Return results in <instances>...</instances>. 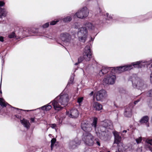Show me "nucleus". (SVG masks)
<instances>
[{"label": "nucleus", "instance_id": "nucleus-1", "mask_svg": "<svg viewBox=\"0 0 152 152\" xmlns=\"http://www.w3.org/2000/svg\"><path fill=\"white\" fill-rule=\"evenodd\" d=\"M69 101L68 95L63 93L51 101L55 110L59 111L66 105Z\"/></svg>", "mask_w": 152, "mask_h": 152}, {"label": "nucleus", "instance_id": "nucleus-2", "mask_svg": "<svg viewBox=\"0 0 152 152\" xmlns=\"http://www.w3.org/2000/svg\"><path fill=\"white\" fill-rule=\"evenodd\" d=\"M97 119L96 118H94L93 119V123L91 124L86 121H83L81 123V127L82 129L86 133H89L92 130L91 126L95 130L96 127Z\"/></svg>", "mask_w": 152, "mask_h": 152}, {"label": "nucleus", "instance_id": "nucleus-3", "mask_svg": "<svg viewBox=\"0 0 152 152\" xmlns=\"http://www.w3.org/2000/svg\"><path fill=\"white\" fill-rule=\"evenodd\" d=\"M83 55V57L80 56L78 58V62L75 63V65H78L81 63L84 59L87 61L90 60L91 57V53L89 46L87 45L85 47Z\"/></svg>", "mask_w": 152, "mask_h": 152}, {"label": "nucleus", "instance_id": "nucleus-4", "mask_svg": "<svg viewBox=\"0 0 152 152\" xmlns=\"http://www.w3.org/2000/svg\"><path fill=\"white\" fill-rule=\"evenodd\" d=\"M82 141L86 145L93 146L94 144V138L93 136L90 133H83L82 137Z\"/></svg>", "mask_w": 152, "mask_h": 152}, {"label": "nucleus", "instance_id": "nucleus-5", "mask_svg": "<svg viewBox=\"0 0 152 152\" xmlns=\"http://www.w3.org/2000/svg\"><path fill=\"white\" fill-rule=\"evenodd\" d=\"M111 132L107 130L104 131V129H100L98 132H96L97 135L102 140L107 141L111 138Z\"/></svg>", "mask_w": 152, "mask_h": 152}, {"label": "nucleus", "instance_id": "nucleus-6", "mask_svg": "<svg viewBox=\"0 0 152 152\" xmlns=\"http://www.w3.org/2000/svg\"><path fill=\"white\" fill-rule=\"evenodd\" d=\"M78 37L80 41L84 42L86 41L88 34V31L85 27L80 28L78 31Z\"/></svg>", "mask_w": 152, "mask_h": 152}, {"label": "nucleus", "instance_id": "nucleus-7", "mask_svg": "<svg viewBox=\"0 0 152 152\" xmlns=\"http://www.w3.org/2000/svg\"><path fill=\"white\" fill-rule=\"evenodd\" d=\"M89 11L86 7H84L79 10L75 13L74 17L76 16L80 19H83L87 17L89 14Z\"/></svg>", "mask_w": 152, "mask_h": 152}, {"label": "nucleus", "instance_id": "nucleus-8", "mask_svg": "<svg viewBox=\"0 0 152 152\" xmlns=\"http://www.w3.org/2000/svg\"><path fill=\"white\" fill-rule=\"evenodd\" d=\"M133 86L134 88H137L140 89L144 88L146 86L144 84L142 80L138 77L133 78L132 81Z\"/></svg>", "mask_w": 152, "mask_h": 152}, {"label": "nucleus", "instance_id": "nucleus-9", "mask_svg": "<svg viewBox=\"0 0 152 152\" xmlns=\"http://www.w3.org/2000/svg\"><path fill=\"white\" fill-rule=\"evenodd\" d=\"M116 79L115 75L113 74L110 73L107 75L103 80L104 85L113 84Z\"/></svg>", "mask_w": 152, "mask_h": 152}, {"label": "nucleus", "instance_id": "nucleus-10", "mask_svg": "<svg viewBox=\"0 0 152 152\" xmlns=\"http://www.w3.org/2000/svg\"><path fill=\"white\" fill-rule=\"evenodd\" d=\"M102 126L100 128V129H105V130L107 129H112L113 125L112 122L110 120H105L101 122Z\"/></svg>", "mask_w": 152, "mask_h": 152}, {"label": "nucleus", "instance_id": "nucleus-11", "mask_svg": "<svg viewBox=\"0 0 152 152\" xmlns=\"http://www.w3.org/2000/svg\"><path fill=\"white\" fill-rule=\"evenodd\" d=\"M127 149L126 147L123 146L122 143H119V144L113 145L111 148L112 152H122L125 151Z\"/></svg>", "mask_w": 152, "mask_h": 152}, {"label": "nucleus", "instance_id": "nucleus-12", "mask_svg": "<svg viewBox=\"0 0 152 152\" xmlns=\"http://www.w3.org/2000/svg\"><path fill=\"white\" fill-rule=\"evenodd\" d=\"M60 37L61 40L65 43H69L72 39L71 36L67 32L61 33Z\"/></svg>", "mask_w": 152, "mask_h": 152}, {"label": "nucleus", "instance_id": "nucleus-13", "mask_svg": "<svg viewBox=\"0 0 152 152\" xmlns=\"http://www.w3.org/2000/svg\"><path fill=\"white\" fill-rule=\"evenodd\" d=\"M66 115L68 117L74 118H77L79 115V112L76 108L72 109L66 112Z\"/></svg>", "mask_w": 152, "mask_h": 152}, {"label": "nucleus", "instance_id": "nucleus-14", "mask_svg": "<svg viewBox=\"0 0 152 152\" xmlns=\"http://www.w3.org/2000/svg\"><path fill=\"white\" fill-rule=\"evenodd\" d=\"M152 60L148 61H137L136 62H133L132 63V66H133L134 68H140L142 66V65L141 64L142 63H145V64L146 66H148L151 63V61Z\"/></svg>", "mask_w": 152, "mask_h": 152}, {"label": "nucleus", "instance_id": "nucleus-15", "mask_svg": "<svg viewBox=\"0 0 152 152\" xmlns=\"http://www.w3.org/2000/svg\"><path fill=\"white\" fill-rule=\"evenodd\" d=\"M106 96V92L104 90L97 92L96 95V99L97 101H101L104 99Z\"/></svg>", "mask_w": 152, "mask_h": 152}, {"label": "nucleus", "instance_id": "nucleus-16", "mask_svg": "<svg viewBox=\"0 0 152 152\" xmlns=\"http://www.w3.org/2000/svg\"><path fill=\"white\" fill-rule=\"evenodd\" d=\"M80 143V141L77 138H75L74 140L69 142V148L71 149H74L79 145Z\"/></svg>", "mask_w": 152, "mask_h": 152}, {"label": "nucleus", "instance_id": "nucleus-17", "mask_svg": "<svg viewBox=\"0 0 152 152\" xmlns=\"http://www.w3.org/2000/svg\"><path fill=\"white\" fill-rule=\"evenodd\" d=\"M144 148L147 150H149L152 152V140L147 139L145 141Z\"/></svg>", "mask_w": 152, "mask_h": 152}, {"label": "nucleus", "instance_id": "nucleus-18", "mask_svg": "<svg viewBox=\"0 0 152 152\" xmlns=\"http://www.w3.org/2000/svg\"><path fill=\"white\" fill-rule=\"evenodd\" d=\"M5 5V3L3 1H0V18H1L2 16H6L7 12L5 9L1 7Z\"/></svg>", "mask_w": 152, "mask_h": 152}, {"label": "nucleus", "instance_id": "nucleus-19", "mask_svg": "<svg viewBox=\"0 0 152 152\" xmlns=\"http://www.w3.org/2000/svg\"><path fill=\"white\" fill-rule=\"evenodd\" d=\"M86 28L90 30H94L96 28V24L89 22H87L85 24Z\"/></svg>", "mask_w": 152, "mask_h": 152}, {"label": "nucleus", "instance_id": "nucleus-20", "mask_svg": "<svg viewBox=\"0 0 152 152\" xmlns=\"http://www.w3.org/2000/svg\"><path fill=\"white\" fill-rule=\"evenodd\" d=\"M149 118L148 116H145L142 117L140 120V122L141 124H145L147 127L149 126L148 121Z\"/></svg>", "mask_w": 152, "mask_h": 152}, {"label": "nucleus", "instance_id": "nucleus-21", "mask_svg": "<svg viewBox=\"0 0 152 152\" xmlns=\"http://www.w3.org/2000/svg\"><path fill=\"white\" fill-rule=\"evenodd\" d=\"M113 68V67H103L102 69L99 72V74L100 75H102L107 73L110 71L111 72L112 69Z\"/></svg>", "mask_w": 152, "mask_h": 152}, {"label": "nucleus", "instance_id": "nucleus-22", "mask_svg": "<svg viewBox=\"0 0 152 152\" xmlns=\"http://www.w3.org/2000/svg\"><path fill=\"white\" fill-rule=\"evenodd\" d=\"M123 66L117 67H113L112 69L111 72L113 73H121L124 72Z\"/></svg>", "mask_w": 152, "mask_h": 152}, {"label": "nucleus", "instance_id": "nucleus-23", "mask_svg": "<svg viewBox=\"0 0 152 152\" xmlns=\"http://www.w3.org/2000/svg\"><path fill=\"white\" fill-rule=\"evenodd\" d=\"M113 134L115 136V140L113 145L119 144V143H121V137L118 135V133L115 132H113Z\"/></svg>", "mask_w": 152, "mask_h": 152}, {"label": "nucleus", "instance_id": "nucleus-24", "mask_svg": "<svg viewBox=\"0 0 152 152\" xmlns=\"http://www.w3.org/2000/svg\"><path fill=\"white\" fill-rule=\"evenodd\" d=\"M124 115L126 117H131L132 115V108L128 107L126 108L125 110Z\"/></svg>", "mask_w": 152, "mask_h": 152}, {"label": "nucleus", "instance_id": "nucleus-25", "mask_svg": "<svg viewBox=\"0 0 152 152\" xmlns=\"http://www.w3.org/2000/svg\"><path fill=\"white\" fill-rule=\"evenodd\" d=\"M20 121L25 127L27 129L29 128L30 124L28 121L24 118L22 120H20Z\"/></svg>", "mask_w": 152, "mask_h": 152}, {"label": "nucleus", "instance_id": "nucleus-26", "mask_svg": "<svg viewBox=\"0 0 152 152\" xmlns=\"http://www.w3.org/2000/svg\"><path fill=\"white\" fill-rule=\"evenodd\" d=\"M93 107L94 109L96 110H100L102 108V105L97 102L94 103Z\"/></svg>", "mask_w": 152, "mask_h": 152}, {"label": "nucleus", "instance_id": "nucleus-27", "mask_svg": "<svg viewBox=\"0 0 152 152\" xmlns=\"http://www.w3.org/2000/svg\"><path fill=\"white\" fill-rule=\"evenodd\" d=\"M51 103H52L51 102L49 103L48 105H45L41 107V109L44 110L48 111L50 110L52 107L51 105H48Z\"/></svg>", "mask_w": 152, "mask_h": 152}, {"label": "nucleus", "instance_id": "nucleus-28", "mask_svg": "<svg viewBox=\"0 0 152 152\" xmlns=\"http://www.w3.org/2000/svg\"><path fill=\"white\" fill-rule=\"evenodd\" d=\"M8 104L2 98H0V105L2 107H6Z\"/></svg>", "mask_w": 152, "mask_h": 152}, {"label": "nucleus", "instance_id": "nucleus-29", "mask_svg": "<svg viewBox=\"0 0 152 152\" xmlns=\"http://www.w3.org/2000/svg\"><path fill=\"white\" fill-rule=\"evenodd\" d=\"M23 34L24 35L27 36H28V34H31V31H30V28H28L24 29Z\"/></svg>", "mask_w": 152, "mask_h": 152}, {"label": "nucleus", "instance_id": "nucleus-30", "mask_svg": "<svg viewBox=\"0 0 152 152\" xmlns=\"http://www.w3.org/2000/svg\"><path fill=\"white\" fill-rule=\"evenodd\" d=\"M123 67H124V71L129 70L133 68V67L132 65H126L123 66Z\"/></svg>", "mask_w": 152, "mask_h": 152}, {"label": "nucleus", "instance_id": "nucleus-31", "mask_svg": "<svg viewBox=\"0 0 152 152\" xmlns=\"http://www.w3.org/2000/svg\"><path fill=\"white\" fill-rule=\"evenodd\" d=\"M123 67H124V71L129 70L133 68V67L132 65H126L123 66Z\"/></svg>", "mask_w": 152, "mask_h": 152}, {"label": "nucleus", "instance_id": "nucleus-32", "mask_svg": "<svg viewBox=\"0 0 152 152\" xmlns=\"http://www.w3.org/2000/svg\"><path fill=\"white\" fill-rule=\"evenodd\" d=\"M72 19V17L71 16H69L64 18L63 21L65 23L68 22L70 21Z\"/></svg>", "mask_w": 152, "mask_h": 152}, {"label": "nucleus", "instance_id": "nucleus-33", "mask_svg": "<svg viewBox=\"0 0 152 152\" xmlns=\"http://www.w3.org/2000/svg\"><path fill=\"white\" fill-rule=\"evenodd\" d=\"M74 76H75V75L74 74H72V75L70 77V79L69 80V81L68 82L67 85L69 84H72L73 83Z\"/></svg>", "mask_w": 152, "mask_h": 152}, {"label": "nucleus", "instance_id": "nucleus-34", "mask_svg": "<svg viewBox=\"0 0 152 152\" xmlns=\"http://www.w3.org/2000/svg\"><path fill=\"white\" fill-rule=\"evenodd\" d=\"M8 37L10 38H12L15 37L16 38V36L14 32H12L10 34L8 35Z\"/></svg>", "mask_w": 152, "mask_h": 152}, {"label": "nucleus", "instance_id": "nucleus-35", "mask_svg": "<svg viewBox=\"0 0 152 152\" xmlns=\"http://www.w3.org/2000/svg\"><path fill=\"white\" fill-rule=\"evenodd\" d=\"M56 140L55 138L52 139L51 141V149L52 150L53 149V148L54 146V144L56 142Z\"/></svg>", "mask_w": 152, "mask_h": 152}, {"label": "nucleus", "instance_id": "nucleus-36", "mask_svg": "<svg viewBox=\"0 0 152 152\" xmlns=\"http://www.w3.org/2000/svg\"><path fill=\"white\" fill-rule=\"evenodd\" d=\"M30 31H31V33L35 34L38 32V28H30Z\"/></svg>", "mask_w": 152, "mask_h": 152}, {"label": "nucleus", "instance_id": "nucleus-37", "mask_svg": "<svg viewBox=\"0 0 152 152\" xmlns=\"http://www.w3.org/2000/svg\"><path fill=\"white\" fill-rule=\"evenodd\" d=\"M135 140H136L137 143V144H138L140 143H141V142L142 140V137H139L138 138H137Z\"/></svg>", "mask_w": 152, "mask_h": 152}, {"label": "nucleus", "instance_id": "nucleus-38", "mask_svg": "<svg viewBox=\"0 0 152 152\" xmlns=\"http://www.w3.org/2000/svg\"><path fill=\"white\" fill-rule=\"evenodd\" d=\"M148 96L150 97L152 96V89L150 90L147 93Z\"/></svg>", "mask_w": 152, "mask_h": 152}, {"label": "nucleus", "instance_id": "nucleus-39", "mask_svg": "<svg viewBox=\"0 0 152 152\" xmlns=\"http://www.w3.org/2000/svg\"><path fill=\"white\" fill-rule=\"evenodd\" d=\"M83 97L78 98L77 99V102L79 104L83 101Z\"/></svg>", "mask_w": 152, "mask_h": 152}, {"label": "nucleus", "instance_id": "nucleus-40", "mask_svg": "<svg viewBox=\"0 0 152 152\" xmlns=\"http://www.w3.org/2000/svg\"><path fill=\"white\" fill-rule=\"evenodd\" d=\"M59 21V20H56V21L55 20H53V21L50 22V25H55Z\"/></svg>", "mask_w": 152, "mask_h": 152}, {"label": "nucleus", "instance_id": "nucleus-41", "mask_svg": "<svg viewBox=\"0 0 152 152\" xmlns=\"http://www.w3.org/2000/svg\"><path fill=\"white\" fill-rule=\"evenodd\" d=\"M75 26V28H78L79 27L80 23H75L74 24Z\"/></svg>", "mask_w": 152, "mask_h": 152}, {"label": "nucleus", "instance_id": "nucleus-42", "mask_svg": "<svg viewBox=\"0 0 152 152\" xmlns=\"http://www.w3.org/2000/svg\"><path fill=\"white\" fill-rule=\"evenodd\" d=\"M49 25V23H45V24H44L43 26V27L44 28H46L48 27Z\"/></svg>", "mask_w": 152, "mask_h": 152}, {"label": "nucleus", "instance_id": "nucleus-43", "mask_svg": "<svg viewBox=\"0 0 152 152\" xmlns=\"http://www.w3.org/2000/svg\"><path fill=\"white\" fill-rule=\"evenodd\" d=\"M148 105L150 108H152V100L150 101Z\"/></svg>", "mask_w": 152, "mask_h": 152}, {"label": "nucleus", "instance_id": "nucleus-44", "mask_svg": "<svg viewBox=\"0 0 152 152\" xmlns=\"http://www.w3.org/2000/svg\"><path fill=\"white\" fill-rule=\"evenodd\" d=\"M140 100H141V99H137V100H136V101H135L134 103V105L136 104L138 102H139L140 101Z\"/></svg>", "mask_w": 152, "mask_h": 152}, {"label": "nucleus", "instance_id": "nucleus-45", "mask_svg": "<svg viewBox=\"0 0 152 152\" xmlns=\"http://www.w3.org/2000/svg\"><path fill=\"white\" fill-rule=\"evenodd\" d=\"M142 147L141 148L140 147L139 148H138L137 149V151L138 152H142Z\"/></svg>", "mask_w": 152, "mask_h": 152}, {"label": "nucleus", "instance_id": "nucleus-46", "mask_svg": "<svg viewBox=\"0 0 152 152\" xmlns=\"http://www.w3.org/2000/svg\"><path fill=\"white\" fill-rule=\"evenodd\" d=\"M51 127L53 129L55 128L56 127V125L55 124H51Z\"/></svg>", "mask_w": 152, "mask_h": 152}, {"label": "nucleus", "instance_id": "nucleus-47", "mask_svg": "<svg viewBox=\"0 0 152 152\" xmlns=\"http://www.w3.org/2000/svg\"><path fill=\"white\" fill-rule=\"evenodd\" d=\"M4 41V37L2 36L0 37V41L3 42Z\"/></svg>", "mask_w": 152, "mask_h": 152}, {"label": "nucleus", "instance_id": "nucleus-48", "mask_svg": "<svg viewBox=\"0 0 152 152\" xmlns=\"http://www.w3.org/2000/svg\"><path fill=\"white\" fill-rule=\"evenodd\" d=\"M31 122L33 123L34 122L35 118H31L30 119Z\"/></svg>", "mask_w": 152, "mask_h": 152}, {"label": "nucleus", "instance_id": "nucleus-49", "mask_svg": "<svg viewBox=\"0 0 152 152\" xmlns=\"http://www.w3.org/2000/svg\"><path fill=\"white\" fill-rule=\"evenodd\" d=\"M150 80L151 83H152V72L150 75Z\"/></svg>", "mask_w": 152, "mask_h": 152}, {"label": "nucleus", "instance_id": "nucleus-50", "mask_svg": "<svg viewBox=\"0 0 152 152\" xmlns=\"http://www.w3.org/2000/svg\"><path fill=\"white\" fill-rule=\"evenodd\" d=\"M96 143L99 146H100V142L99 140L97 141H96Z\"/></svg>", "mask_w": 152, "mask_h": 152}, {"label": "nucleus", "instance_id": "nucleus-51", "mask_svg": "<svg viewBox=\"0 0 152 152\" xmlns=\"http://www.w3.org/2000/svg\"><path fill=\"white\" fill-rule=\"evenodd\" d=\"M1 84L0 86V93L1 94L2 93V91L1 89Z\"/></svg>", "mask_w": 152, "mask_h": 152}, {"label": "nucleus", "instance_id": "nucleus-52", "mask_svg": "<svg viewBox=\"0 0 152 152\" xmlns=\"http://www.w3.org/2000/svg\"><path fill=\"white\" fill-rule=\"evenodd\" d=\"M93 94H94V92L92 91L89 94V95L90 96H91L93 95Z\"/></svg>", "mask_w": 152, "mask_h": 152}, {"label": "nucleus", "instance_id": "nucleus-53", "mask_svg": "<svg viewBox=\"0 0 152 152\" xmlns=\"http://www.w3.org/2000/svg\"><path fill=\"white\" fill-rule=\"evenodd\" d=\"M3 57H2V65H3V64H4V61L3 60Z\"/></svg>", "mask_w": 152, "mask_h": 152}, {"label": "nucleus", "instance_id": "nucleus-54", "mask_svg": "<svg viewBox=\"0 0 152 152\" xmlns=\"http://www.w3.org/2000/svg\"><path fill=\"white\" fill-rule=\"evenodd\" d=\"M16 117L18 118H19V119H21V117L19 115H16Z\"/></svg>", "mask_w": 152, "mask_h": 152}, {"label": "nucleus", "instance_id": "nucleus-55", "mask_svg": "<svg viewBox=\"0 0 152 152\" xmlns=\"http://www.w3.org/2000/svg\"><path fill=\"white\" fill-rule=\"evenodd\" d=\"M127 132V130H124L123 131L122 133H126V132Z\"/></svg>", "mask_w": 152, "mask_h": 152}, {"label": "nucleus", "instance_id": "nucleus-56", "mask_svg": "<svg viewBox=\"0 0 152 152\" xmlns=\"http://www.w3.org/2000/svg\"><path fill=\"white\" fill-rule=\"evenodd\" d=\"M106 16L108 18V15H109L108 13H107L106 14Z\"/></svg>", "mask_w": 152, "mask_h": 152}, {"label": "nucleus", "instance_id": "nucleus-57", "mask_svg": "<svg viewBox=\"0 0 152 152\" xmlns=\"http://www.w3.org/2000/svg\"><path fill=\"white\" fill-rule=\"evenodd\" d=\"M23 110L24 111H31V110Z\"/></svg>", "mask_w": 152, "mask_h": 152}, {"label": "nucleus", "instance_id": "nucleus-58", "mask_svg": "<svg viewBox=\"0 0 152 152\" xmlns=\"http://www.w3.org/2000/svg\"><path fill=\"white\" fill-rule=\"evenodd\" d=\"M14 108H15L17 110H21V109H18V108H15L14 107H13Z\"/></svg>", "mask_w": 152, "mask_h": 152}, {"label": "nucleus", "instance_id": "nucleus-59", "mask_svg": "<svg viewBox=\"0 0 152 152\" xmlns=\"http://www.w3.org/2000/svg\"><path fill=\"white\" fill-rule=\"evenodd\" d=\"M150 70H152V64L151 65V68H150Z\"/></svg>", "mask_w": 152, "mask_h": 152}, {"label": "nucleus", "instance_id": "nucleus-60", "mask_svg": "<svg viewBox=\"0 0 152 152\" xmlns=\"http://www.w3.org/2000/svg\"><path fill=\"white\" fill-rule=\"evenodd\" d=\"M128 149H129V150H132V149H132V148H131V149H130V148L129 147Z\"/></svg>", "mask_w": 152, "mask_h": 152}, {"label": "nucleus", "instance_id": "nucleus-61", "mask_svg": "<svg viewBox=\"0 0 152 152\" xmlns=\"http://www.w3.org/2000/svg\"><path fill=\"white\" fill-rule=\"evenodd\" d=\"M112 18V17H109V19H111Z\"/></svg>", "mask_w": 152, "mask_h": 152}, {"label": "nucleus", "instance_id": "nucleus-62", "mask_svg": "<svg viewBox=\"0 0 152 152\" xmlns=\"http://www.w3.org/2000/svg\"><path fill=\"white\" fill-rule=\"evenodd\" d=\"M99 12L100 13H101V10H100V9L99 8Z\"/></svg>", "mask_w": 152, "mask_h": 152}, {"label": "nucleus", "instance_id": "nucleus-63", "mask_svg": "<svg viewBox=\"0 0 152 152\" xmlns=\"http://www.w3.org/2000/svg\"><path fill=\"white\" fill-rule=\"evenodd\" d=\"M93 40V39L92 37H91V40Z\"/></svg>", "mask_w": 152, "mask_h": 152}, {"label": "nucleus", "instance_id": "nucleus-64", "mask_svg": "<svg viewBox=\"0 0 152 152\" xmlns=\"http://www.w3.org/2000/svg\"><path fill=\"white\" fill-rule=\"evenodd\" d=\"M107 152H110V151H107Z\"/></svg>", "mask_w": 152, "mask_h": 152}]
</instances>
